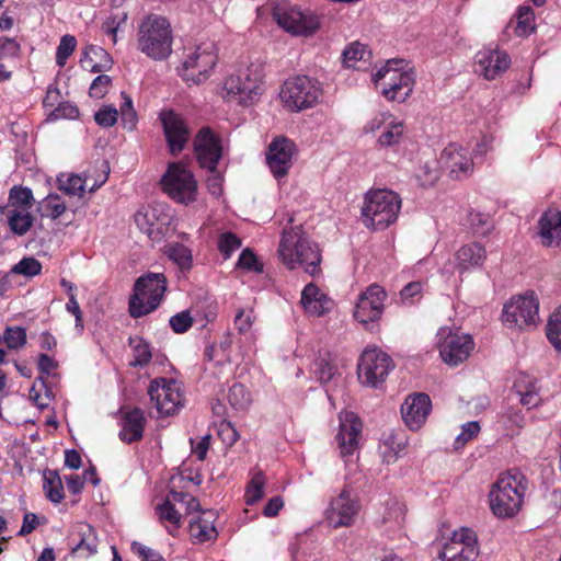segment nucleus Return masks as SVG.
<instances>
[{"label":"nucleus","mask_w":561,"mask_h":561,"mask_svg":"<svg viewBox=\"0 0 561 561\" xmlns=\"http://www.w3.org/2000/svg\"><path fill=\"white\" fill-rule=\"evenodd\" d=\"M405 126L403 121L394 116L379 135L377 145L381 148L397 146L403 140Z\"/></svg>","instance_id":"obj_34"},{"label":"nucleus","mask_w":561,"mask_h":561,"mask_svg":"<svg viewBox=\"0 0 561 561\" xmlns=\"http://www.w3.org/2000/svg\"><path fill=\"white\" fill-rule=\"evenodd\" d=\"M169 322L175 333H184L192 327L193 319L188 311H182L172 316Z\"/></svg>","instance_id":"obj_62"},{"label":"nucleus","mask_w":561,"mask_h":561,"mask_svg":"<svg viewBox=\"0 0 561 561\" xmlns=\"http://www.w3.org/2000/svg\"><path fill=\"white\" fill-rule=\"evenodd\" d=\"M224 90L229 100L243 105L253 103L263 93L261 69L254 65L239 69L225 80Z\"/></svg>","instance_id":"obj_8"},{"label":"nucleus","mask_w":561,"mask_h":561,"mask_svg":"<svg viewBox=\"0 0 561 561\" xmlns=\"http://www.w3.org/2000/svg\"><path fill=\"white\" fill-rule=\"evenodd\" d=\"M127 20V12L117 11L112 13L107 20L103 23L102 28L104 32L112 37L113 43H116V34L121 28V25L124 24Z\"/></svg>","instance_id":"obj_53"},{"label":"nucleus","mask_w":561,"mask_h":561,"mask_svg":"<svg viewBox=\"0 0 561 561\" xmlns=\"http://www.w3.org/2000/svg\"><path fill=\"white\" fill-rule=\"evenodd\" d=\"M525 491L526 480L522 473H502L489 493L492 513L500 518L513 517L522 507Z\"/></svg>","instance_id":"obj_2"},{"label":"nucleus","mask_w":561,"mask_h":561,"mask_svg":"<svg viewBox=\"0 0 561 561\" xmlns=\"http://www.w3.org/2000/svg\"><path fill=\"white\" fill-rule=\"evenodd\" d=\"M228 401L234 409L244 410L251 403V394L243 385L234 383L229 389Z\"/></svg>","instance_id":"obj_47"},{"label":"nucleus","mask_w":561,"mask_h":561,"mask_svg":"<svg viewBox=\"0 0 561 561\" xmlns=\"http://www.w3.org/2000/svg\"><path fill=\"white\" fill-rule=\"evenodd\" d=\"M503 323L507 328L529 329L539 321V301L534 293L513 297L504 305Z\"/></svg>","instance_id":"obj_11"},{"label":"nucleus","mask_w":561,"mask_h":561,"mask_svg":"<svg viewBox=\"0 0 561 561\" xmlns=\"http://www.w3.org/2000/svg\"><path fill=\"white\" fill-rule=\"evenodd\" d=\"M129 345L134 354L130 366L142 367L150 363L152 358L151 350L149 344L141 336L129 337Z\"/></svg>","instance_id":"obj_40"},{"label":"nucleus","mask_w":561,"mask_h":561,"mask_svg":"<svg viewBox=\"0 0 561 561\" xmlns=\"http://www.w3.org/2000/svg\"><path fill=\"white\" fill-rule=\"evenodd\" d=\"M535 14L530 7H520L517 12L516 33L519 36L528 35L535 30Z\"/></svg>","instance_id":"obj_49"},{"label":"nucleus","mask_w":561,"mask_h":561,"mask_svg":"<svg viewBox=\"0 0 561 561\" xmlns=\"http://www.w3.org/2000/svg\"><path fill=\"white\" fill-rule=\"evenodd\" d=\"M392 358L378 347H367L359 358L357 374L362 383L377 387L393 369Z\"/></svg>","instance_id":"obj_12"},{"label":"nucleus","mask_w":561,"mask_h":561,"mask_svg":"<svg viewBox=\"0 0 561 561\" xmlns=\"http://www.w3.org/2000/svg\"><path fill=\"white\" fill-rule=\"evenodd\" d=\"M138 48L148 57L161 60L172 51V35L165 18L148 16L139 26Z\"/></svg>","instance_id":"obj_4"},{"label":"nucleus","mask_w":561,"mask_h":561,"mask_svg":"<svg viewBox=\"0 0 561 561\" xmlns=\"http://www.w3.org/2000/svg\"><path fill=\"white\" fill-rule=\"evenodd\" d=\"M265 479L260 471L256 472L247 485L244 501L247 505H254L264 496Z\"/></svg>","instance_id":"obj_44"},{"label":"nucleus","mask_w":561,"mask_h":561,"mask_svg":"<svg viewBox=\"0 0 561 561\" xmlns=\"http://www.w3.org/2000/svg\"><path fill=\"white\" fill-rule=\"evenodd\" d=\"M486 260V251L478 242L462 245L456 253V266L460 272L481 267Z\"/></svg>","instance_id":"obj_29"},{"label":"nucleus","mask_w":561,"mask_h":561,"mask_svg":"<svg viewBox=\"0 0 561 561\" xmlns=\"http://www.w3.org/2000/svg\"><path fill=\"white\" fill-rule=\"evenodd\" d=\"M431 410V399L423 392L409 396L401 405L402 419L411 431H417L424 425Z\"/></svg>","instance_id":"obj_22"},{"label":"nucleus","mask_w":561,"mask_h":561,"mask_svg":"<svg viewBox=\"0 0 561 561\" xmlns=\"http://www.w3.org/2000/svg\"><path fill=\"white\" fill-rule=\"evenodd\" d=\"M0 342H4L11 350H19L26 343V331L22 327H9L0 336Z\"/></svg>","instance_id":"obj_48"},{"label":"nucleus","mask_w":561,"mask_h":561,"mask_svg":"<svg viewBox=\"0 0 561 561\" xmlns=\"http://www.w3.org/2000/svg\"><path fill=\"white\" fill-rule=\"evenodd\" d=\"M238 266L256 273H261L263 271V265L257 261L255 254L249 249L241 252L238 260Z\"/></svg>","instance_id":"obj_61"},{"label":"nucleus","mask_w":561,"mask_h":561,"mask_svg":"<svg viewBox=\"0 0 561 561\" xmlns=\"http://www.w3.org/2000/svg\"><path fill=\"white\" fill-rule=\"evenodd\" d=\"M394 115L390 112H380L371 117L363 127V131L365 134H375L379 129H383L386 125L389 124V121L392 119Z\"/></svg>","instance_id":"obj_58"},{"label":"nucleus","mask_w":561,"mask_h":561,"mask_svg":"<svg viewBox=\"0 0 561 561\" xmlns=\"http://www.w3.org/2000/svg\"><path fill=\"white\" fill-rule=\"evenodd\" d=\"M159 520L165 525L168 531L174 535V531L181 527V513L174 507L170 499L164 500L156 507Z\"/></svg>","instance_id":"obj_37"},{"label":"nucleus","mask_w":561,"mask_h":561,"mask_svg":"<svg viewBox=\"0 0 561 561\" xmlns=\"http://www.w3.org/2000/svg\"><path fill=\"white\" fill-rule=\"evenodd\" d=\"M278 254L290 270L301 265L305 272L311 276H316L320 272V251L301 233L298 227H290L283 231Z\"/></svg>","instance_id":"obj_1"},{"label":"nucleus","mask_w":561,"mask_h":561,"mask_svg":"<svg viewBox=\"0 0 561 561\" xmlns=\"http://www.w3.org/2000/svg\"><path fill=\"white\" fill-rule=\"evenodd\" d=\"M146 417L139 408L122 411V430L119 438L125 443L138 442L142 438Z\"/></svg>","instance_id":"obj_27"},{"label":"nucleus","mask_w":561,"mask_h":561,"mask_svg":"<svg viewBox=\"0 0 561 561\" xmlns=\"http://www.w3.org/2000/svg\"><path fill=\"white\" fill-rule=\"evenodd\" d=\"M7 216L10 230L16 236H24L33 226L34 218L31 211L2 210Z\"/></svg>","instance_id":"obj_38"},{"label":"nucleus","mask_w":561,"mask_h":561,"mask_svg":"<svg viewBox=\"0 0 561 561\" xmlns=\"http://www.w3.org/2000/svg\"><path fill=\"white\" fill-rule=\"evenodd\" d=\"M218 61L214 43H204L190 53L183 62V79L198 84L205 81Z\"/></svg>","instance_id":"obj_13"},{"label":"nucleus","mask_w":561,"mask_h":561,"mask_svg":"<svg viewBox=\"0 0 561 561\" xmlns=\"http://www.w3.org/2000/svg\"><path fill=\"white\" fill-rule=\"evenodd\" d=\"M42 216L51 219L59 218L67 209L65 202L57 194L47 195L41 203Z\"/></svg>","instance_id":"obj_43"},{"label":"nucleus","mask_w":561,"mask_h":561,"mask_svg":"<svg viewBox=\"0 0 561 561\" xmlns=\"http://www.w3.org/2000/svg\"><path fill=\"white\" fill-rule=\"evenodd\" d=\"M511 65L506 51L495 48H484L474 56V71L486 80H494L504 73Z\"/></svg>","instance_id":"obj_19"},{"label":"nucleus","mask_w":561,"mask_h":561,"mask_svg":"<svg viewBox=\"0 0 561 561\" xmlns=\"http://www.w3.org/2000/svg\"><path fill=\"white\" fill-rule=\"evenodd\" d=\"M322 90L317 80L297 76L284 82L280 99L290 111L301 112L318 104Z\"/></svg>","instance_id":"obj_9"},{"label":"nucleus","mask_w":561,"mask_h":561,"mask_svg":"<svg viewBox=\"0 0 561 561\" xmlns=\"http://www.w3.org/2000/svg\"><path fill=\"white\" fill-rule=\"evenodd\" d=\"M167 290V279L162 273H148L139 277L129 300L133 318H140L153 311L161 302Z\"/></svg>","instance_id":"obj_6"},{"label":"nucleus","mask_w":561,"mask_h":561,"mask_svg":"<svg viewBox=\"0 0 561 561\" xmlns=\"http://www.w3.org/2000/svg\"><path fill=\"white\" fill-rule=\"evenodd\" d=\"M241 247V240L232 232H225L219 237L218 248L225 259L230 257L233 251Z\"/></svg>","instance_id":"obj_56"},{"label":"nucleus","mask_w":561,"mask_h":561,"mask_svg":"<svg viewBox=\"0 0 561 561\" xmlns=\"http://www.w3.org/2000/svg\"><path fill=\"white\" fill-rule=\"evenodd\" d=\"M127 20V12L117 11L112 13L107 20L103 23L102 28L104 32L112 37L113 43H116V34L121 28V25L124 24Z\"/></svg>","instance_id":"obj_54"},{"label":"nucleus","mask_w":561,"mask_h":561,"mask_svg":"<svg viewBox=\"0 0 561 561\" xmlns=\"http://www.w3.org/2000/svg\"><path fill=\"white\" fill-rule=\"evenodd\" d=\"M217 514L214 511H204L196 519L190 522L191 536L198 542H206L217 538L218 533L215 527Z\"/></svg>","instance_id":"obj_31"},{"label":"nucleus","mask_w":561,"mask_h":561,"mask_svg":"<svg viewBox=\"0 0 561 561\" xmlns=\"http://www.w3.org/2000/svg\"><path fill=\"white\" fill-rule=\"evenodd\" d=\"M403 60H388L373 77L381 94L390 101L403 102L411 94L414 73L402 70Z\"/></svg>","instance_id":"obj_5"},{"label":"nucleus","mask_w":561,"mask_h":561,"mask_svg":"<svg viewBox=\"0 0 561 561\" xmlns=\"http://www.w3.org/2000/svg\"><path fill=\"white\" fill-rule=\"evenodd\" d=\"M34 202L33 192L30 187L14 185L9 192L8 204L2 210L31 211Z\"/></svg>","instance_id":"obj_33"},{"label":"nucleus","mask_w":561,"mask_h":561,"mask_svg":"<svg viewBox=\"0 0 561 561\" xmlns=\"http://www.w3.org/2000/svg\"><path fill=\"white\" fill-rule=\"evenodd\" d=\"M160 118L170 151L175 156L184 149L188 140V128L184 119L173 111L161 113Z\"/></svg>","instance_id":"obj_25"},{"label":"nucleus","mask_w":561,"mask_h":561,"mask_svg":"<svg viewBox=\"0 0 561 561\" xmlns=\"http://www.w3.org/2000/svg\"><path fill=\"white\" fill-rule=\"evenodd\" d=\"M272 16L279 27L293 35L309 36L320 27L317 14L302 11L287 1L276 3L272 10Z\"/></svg>","instance_id":"obj_10"},{"label":"nucleus","mask_w":561,"mask_h":561,"mask_svg":"<svg viewBox=\"0 0 561 561\" xmlns=\"http://www.w3.org/2000/svg\"><path fill=\"white\" fill-rule=\"evenodd\" d=\"M363 424L353 412H344L340 415V430L336 435L340 454L342 457L353 455L358 448Z\"/></svg>","instance_id":"obj_24"},{"label":"nucleus","mask_w":561,"mask_h":561,"mask_svg":"<svg viewBox=\"0 0 561 561\" xmlns=\"http://www.w3.org/2000/svg\"><path fill=\"white\" fill-rule=\"evenodd\" d=\"M165 253L181 270H190L192 266L191 250L181 243H173L167 247Z\"/></svg>","instance_id":"obj_42"},{"label":"nucleus","mask_w":561,"mask_h":561,"mask_svg":"<svg viewBox=\"0 0 561 561\" xmlns=\"http://www.w3.org/2000/svg\"><path fill=\"white\" fill-rule=\"evenodd\" d=\"M383 446V459L386 462L391 463L404 453L408 442L402 435L390 433L385 436Z\"/></svg>","instance_id":"obj_39"},{"label":"nucleus","mask_w":561,"mask_h":561,"mask_svg":"<svg viewBox=\"0 0 561 561\" xmlns=\"http://www.w3.org/2000/svg\"><path fill=\"white\" fill-rule=\"evenodd\" d=\"M194 150L199 165L214 172L222 157L220 138L209 128L203 127L194 139Z\"/></svg>","instance_id":"obj_18"},{"label":"nucleus","mask_w":561,"mask_h":561,"mask_svg":"<svg viewBox=\"0 0 561 561\" xmlns=\"http://www.w3.org/2000/svg\"><path fill=\"white\" fill-rule=\"evenodd\" d=\"M124 103L121 105V117L123 126L129 130L134 129L137 123V114L133 106L131 99L125 93L122 94Z\"/></svg>","instance_id":"obj_55"},{"label":"nucleus","mask_w":561,"mask_h":561,"mask_svg":"<svg viewBox=\"0 0 561 561\" xmlns=\"http://www.w3.org/2000/svg\"><path fill=\"white\" fill-rule=\"evenodd\" d=\"M113 60L111 56L99 46H88L80 59V65L84 70L90 72H102L112 67Z\"/></svg>","instance_id":"obj_32"},{"label":"nucleus","mask_w":561,"mask_h":561,"mask_svg":"<svg viewBox=\"0 0 561 561\" xmlns=\"http://www.w3.org/2000/svg\"><path fill=\"white\" fill-rule=\"evenodd\" d=\"M42 271V264L38 260L34 257H24L15 265H13L11 272L13 274L24 275V276H36Z\"/></svg>","instance_id":"obj_51"},{"label":"nucleus","mask_w":561,"mask_h":561,"mask_svg":"<svg viewBox=\"0 0 561 561\" xmlns=\"http://www.w3.org/2000/svg\"><path fill=\"white\" fill-rule=\"evenodd\" d=\"M111 82V77L106 75H99L90 85V95L96 99L103 98L106 94Z\"/></svg>","instance_id":"obj_64"},{"label":"nucleus","mask_w":561,"mask_h":561,"mask_svg":"<svg viewBox=\"0 0 561 561\" xmlns=\"http://www.w3.org/2000/svg\"><path fill=\"white\" fill-rule=\"evenodd\" d=\"M300 302L307 313L316 317L323 316L332 307V300L313 283L305 286Z\"/></svg>","instance_id":"obj_28"},{"label":"nucleus","mask_w":561,"mask_h":561,"mask_svg":"<svg viewBox=\"0 0 561 561\" xmlns=\"http://www.w3.org/2000/svg\"><path fill=\"white\" fill-rule=\"evenodd\" d=\"M57 187L68 196L82 197L85 192V180L79 174L60 173L57 176Z\"/></svg>","instance_id":"obj_36"},{"label":"nucleus","mask_w":561,"mask_h":561,"mask_svg":"<svg viewBox=\"0 0 561 561\" xmlns=\"http://www.w3.org/2000/svg\"><path fill=\"white\" fill-rule=\"evenodd\" d=\"M546 335L551 345L561 353V306L550 316Z\"/></svg>","instance_id":"obj_45"},{"label":"nucleus","mask_w":561,"mask_h":561,"mask_svg":"<svg viewBox=\"0 0 561 561\" xmlns=\"http://www.w3.org/2000/svg\"><path fill=\"white\" fill-rule=\"evenodd\" d=\"M359 505L351 496L347 490H343L340 495L333 499L327 511V518L333 527H348L354 524L358 513Z\"/></svg>","instance_id":"obj_21"},{"label":"nucleus","mask_w":561,"mask_h":561,"mask_svg":"<svg viewBox=\"0 0 561 561\" xmlns=\"http://www.w3.org/2000/svg\"><path fill=\"white\" fill-rule=\"evenodd\" d=\"M440 161L453 179L467 178L473 171V161L468 149L457 144H449L443 150Z\"/></svg>","instance_id":"obj_23"},{"label":"nucleus","mask_w":561,"mask_h":561,"mask_svg":"<svg viewBox=\"0 0 561 561\" xmlns=\"http://www.w3.org/2000/svg\"><path fill=\"white\" fill-rule=\"evenodd\" d=\"M118 118V111L111 105H106L101 107L95 114V122L102 127H111L113 126Z\"/></svg>","instance_id":"obj_59"},{"label":"nucleus","mask_w":561,"mask_h":561,"mask_svg":"<svg viewBox=\"0 0 561 561\" xmlns=\"http://www.w3.org/2000/svg\"><path fill=\"white\" fill-rule=\"evenodd\" d=\"M295 152L296 145L293 140L283 136L272 140L266 152V163L274 178L279 180L288 174Z\"/></svg>","instance_id":"obj_17"},{"label":"nucleus","mask_w":561,"mask_h":561,"mask_svg":"<svg viewBox=\"0 0 561 561\" xmlns=\"http://www.w3.org/2000/svg\"><path fill=\"white\" fill-rule=\"evenodd\" d=\"M77 39L72 35H64L60 38L59 45L56 50V62L59 67H64L69 56L75 51Z\"/></svg>","instance_id":"obj_50"},{"label":"nucleus","mask_w":561,"mask_h":561,"mask_svg":"<svg viewBox=\"0 0 561 561\" xmlns=\"http://www.w3.org/2000/svg\"><path fill=\"white\" fill-rule=\"evenodd\" d=\"M160 184L162 191L176 203L188 205L196 201L197 181L182 162L169 163Z\"/></svg>","instance_id":"obj_7"},{"label":"nucleus","mask_w":561,"mask_h":561,"mask_svg":"<svg viewBox=\"0 0 561 561\" xmlns=\"http://www.w3.org/2000/svg\"><path fill=\"white\" fill-rule=\"evenodd\" d=\"M386 291L378 285H370L358 298L354 317L362 323L367 324L378 320L383 312Z\"/></svg>","instance_id":"obj_20"},{"label":"nucleus","mask_w":561,"mask_h":561,"mask_svg":"<svg viewBox=\"0 0 561 561\" xmlns=\"http://www.w3.org/2000/svg\"><path fill=\"white\" fill-rule=\"evenodd\" d=\"M515 388L517 389V394L519 396V402L523 405L528 408L537 407L540 398L538 396L536 387L531 383L525 390L522 389L519 383H515Z\"/></svg>","instance_id":"obj_60"},{"label":"nucleus","mask_w":561,"mask_h":561,"mask_svg":"<svg viewBox=\"0 0 561 561\" xmlns=\"http://www.w3.org/2000/svg\"><path fill=\"white\" fill-rule=\"evenodd\" d=\"M478 556L477 534L470 528L455 530L438 554L442 561H476Z\"/></svg>","instance_id":"obj_15"},{"label":"nucleus","mask_w":561,"mask_h":561,"mask_svg":"<svg viewBox=\"0 0 561 561\" xmlns=\"http://www.w3.org/2000/svg\"><path fill=\"white\" fill-rule=\"evenodd\" d=\"M366 54L367 51L364 45L353 43L343 53L344 62L347 67H353L351 62L363 60Z\"/></svg>","instance_id":"obj_63"},{"label":"nucleus","mask_w":561,"mask_h":561,"mask_svg":"<svg viewBox=\"0 0 561 561\" xmlns=\"http://www.w3.org/2000/svg\"><path fill=\"white\" fill-rule=\"evenodd\" d=\"M127 20V12L117 11L112 13L107 20L103 23L102 28L104 32L112 37L113 43H116V34L121 28V25L124 24Z\"/></svg>","instance_id":"obj_52"},{"label":"nucleus","mask_w":561,"mask_h":561,"mask_svg":"<svg viewBox=\"0 0 561 561\" xmlns=\"http://www.w3.org/2000/svg\"><path fill=\"white\" fill-rule=\"evenodd\" d=\"M336 368L330 354L320 355L313 363V374L321 383H327L335 376Z\"/></svg>","instance_id":"obj_41"},{"label":"nucleus","mask_w":561,"mask_h":561,"mask_svg":"<svg viewBox=\"0 0 561 561\" xmlns=\"http://www.w3.org/2000/svg\"><path fill=\"white\" fill-rule=\"evenodd\" d=\"M157 221L156 210L150 207H142L135 214V222L140 231L151 237Z\"/></svg>","instance_id":"obj_46"},{"label":"nucleus","mask_w":561,"mask_h":561,"mask_svg":"<svg viewBox=\"0 0 561 561\" xmlns=\"http://www.w3.org/2000/svg\"><path fill=\"white\" fill-rule=\"evenodd\" d=\"M402 201L393 191L375 190L365 195L362 216L367 228L382 230L393 224L401 209Z\"/></svg>","instance_id":"obj_3"},{"label":"nucleus","mask_w":561,"mask_h":561,"mask_svg":"<svg viewBox=\"0 0 561 561\" xmlns=\"http://www.w3.org/2000/svg\"><path fill=\"white\" fill-rule=\"evenodd\" d=\"M148 394L160 415H172L183 405L181 387L173 379H153L149 385Z\"/></svg>","instance_id":"obj_14"},{"label":"nucleus","mask_w":561,"mask_h":561,"mask_svg":"<svg viewBox=\"0 0 561 561\" xmlns=\"http://www.w3.org/2000/svg\"><path fill=\"white\" fill-rule=\"evenodd\" d=\"M438 336L440 357L450 366H457L465 362L474 346L472 337L469 334H460L447 329H442L438 332Z\"/></svg>","instance_id":"obj_16"},{"label":"nucleus","mask_w":561,"mask_h":561,"mask_svg":"<svg viewBox=\"0 0 561 561\" xmlns=\"http://www.w3.org/2000/svg\"><path fill=\"white\" fill-rule=\"evenodd\" d=\"M71 553L81 558H89L98 551V537L94 528L85 523L76 525L70 535Z\"/></svg>","instance_id":"obj_26"},{"label":"nucleus","mask_w":561,"mask_h":561,"mask_svg":"<svg viewBox=\"0 0 561 561\" xmlns=\"http://www.w3.org/2000/svg\"><path fill=\"white\" fill-rule=\"evenodd\" d=\"M539 233L546 245L559 244L561 242V211L548 209L539 220Z\"/></svg>","instance_id":"obj_30"},{"label":"nucleus","mask_w":561,"mask_h":561,"mask_svg":"<svg viewBox=\"0 0 561 561\" xmlns=\"http://www.w3.org/2000/svg\"><path fill=\"white\" fill-rule=\"evenodd\" d=\"M480 432V425L477 421H470L461 426V433L455 439V447L461 448Z\"/></svg>","instance_id":"obj_57"},{"label":"nucleus","mask_w":561,"mask_h":561,"mask_svg":"<svg viewBox=\"0 0 561 561\" xmlns=\"http://www.w3.org/2000/svg\"><path fill=\"white\" fill-rule=\"evenodd\" d=\"M43 490L46 497L55 503H60L64 497V486L59 473L56 470L47 469L43 472Z\"/></svg>","instance_id":"obj_35"}]
</instances>
